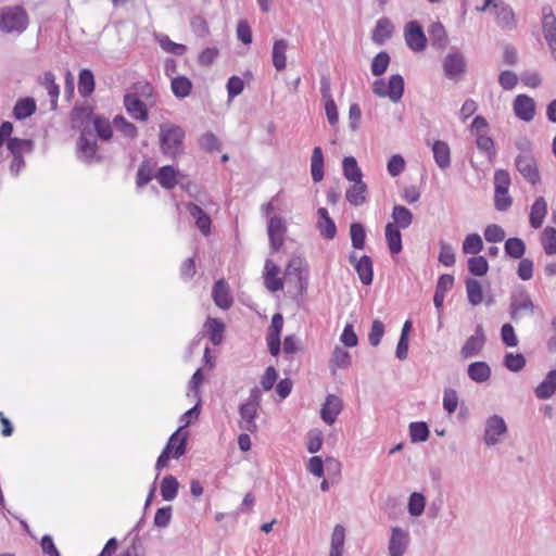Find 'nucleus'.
<instances>
[{
  "instance_id": "obj_1",
  "label": "nucleus",
  "mask_w": 556,
  "mask_h": 556,
  "mask_svg": "<svg viewBox=\"0 0 556 556\" xmlns=\"http://www.w3.org/2000/svg\"><path fill=\"white\" fill-rule=\"evenodd\" d=\"M185 130L174 124L160 125V146L163 154L176 157L184 151Z\"/></svg>"
},
{
  "instance_id": "obj_2",
  "label": "nucleus",
  "mask_w": 556,
  "mask_h": 556,
  "mask_svg": "<svg viewBox=\"0 0 556 556\" xmlns=\"http://www.w3.org/2000/svg\"><path fill=\"white\" fill-rule=\"evenodd\" d=\"M29 24V16L26 10L21 5L4 7L0 13V30L2 33L22 34Z\"/></svg>"
},
{
  "instance_id": "obj_3",
  "label": "nucleus",
  "mask_w": 556,
  "mask_h": 556,
  "mask_svg": "<svg viewBox=\"0 0 556 556\" xmlns=\"http://www.w3.org/2000/svg\"><path fill=\"white\" fill-rule=\"evenodd\" d=\"M182 428L176 430L168 439L167 444L163 448L161 455L157 457L155 469L160 472L170 457L178 459L186 453L188 433H182Z\"/></svg>"
},
{
  "instance_id": "obj_4",
  "label": "nucleus",
  "mask_w": 556,
  "mask_h": 556,
  "mask_svg": "<svg viewBox=\"0 0 556 556\" xmlns=\"http://www.w3.org/2000/svg\"><path fill=\"white\" fill-rule=\"evenodd\" d=\"M404 37L407 47L414 52H421L427 47V37L417 21H410L405 25Z\"/></svg>"
},
{
  "instance_id": "obj_5",
  "label": "nucleus",
  "mask_w": 556,
  "mask_h": 556,
  "mask_svg": "<svg viewBox=\"0 0 556 556\" xmlns=\"http://www.w3.org/2000/svg\"><path fill=\"white\" fill-rule=\"evenodd\" d=\"M486 342V336L484 333L482 325H477L475 333L470 336L460 349V356L464 359L472 358L478 356L484 348Z\"/></svg>"
},
{
  "instance_id": "obj_6",
  "label": "nucleus",
  "mask_w": 556,
  "mask_h": 556,
  "mask_svg": "<svg viewBox=\"0 0 556 556\" xmlns=\"http://www.w3.org/2000/svg\"><path fill=\"white\" fill-rule=\"evenodd\" d=\"M515 165L517 170L531 185H536L540 181L536 161L530 153L519 154L516 157Z\"/></svg>"
},
{
  "instance_id": "obj_7",
  "label": "nucleus",
  "mask_w": 556,
  "mask_h": 556,
  "mask_svg": "<svg viewBox=\"0 0 556 556\" xmlns=\"http://www.w3.org/2000/svg\"><path fill=\"white\" fill-rule=\"evenodd\" d=\"M467 62L463 53L453 51L443 61V71L448 79H457L466 72Z\"/></svg>"
},
{
  "instance_id": "obj_8",
  "label": "nucleus",
  "mask_w": 556,
  "mask_h": 556,
  "mask_svg": "<svg viewBox=\"0 0 556 556\" xmlns=\"http://www.w3.org/2000/svg\"><path fill=\"white\" fill-rule=\"evenodd\" d=\"M506 431L507 426L505 420L498 415H493L485 421L483 441L488 446L495 445L500 441V435L504 434Z\"/></svg>"
},
{
  "instance_id": "obj_9",
  "label": "nucleus",
  "mask_w": 556,
  "mask_h": 556,
  "mask_svg": "<svg viewBox=\"0 0 556 556\" xmlns=\"http://www.w3.org/2000/svg\"><path fill=\"white\" fill-rule=\"evenodd\" d=\"M286 232L287 226L282 217L275 215L269 218L267 233L273 252H277L282 247Z\"/></svg>"
},
{
  "instance_id": "obj_10",
  "label": "nucleus",
  "mask_w": 556,
  "mask_h": 556,
  "mask_svg": "<svg viewBox=\"0 0 556 556\" xmlns=\"http://www.w3.org/2000/svg\"><path fill=\"white\" fill-rule=\"evenodd\" d=\"M408 531L400 527H393L391 529V536L388 545L389 556H403L408 547Z\"/></svg>"
},
{
  "instance_id": "obj_11",
  "label": "nucleus",
  "mask_w": 556,
  "mask_h": 556,
  "mask_svg": "<svg viewBox=\"0 0 556 556\" xmlns=\"http://www.w3.org/2000/svg\"><path fill=\"white\" fill-rule=\"evenodd\" d=\"M523 312L530 315L534 313V304L526 291L511 296L509 305L510 318L515 321L520 319Z\"/></svg>"
},
{
  "instance_id": "obj_12",
  "label": "nucleus",
  "mask_w": 556,
  "mask_h": 556,
  "mask_svg": "<svg viewBox=\"0 0 556 556\" xmlns=\"http://www.w3.org/2000/svg\"><path fill=\"white\" fill-rule=\"evenodd\" d=\"M515 115L525 122H531L535 114L534 100L527 94H518L513 104Z\"/></svg>"
},
{
  "instance_id": "obj_13",
  "label": "nucleus",
  "mask_w": 556,
  "mask_h": 556,
  "mask_svg": "<svg viewBox=\"0 0 556 556\" xmlns=\"http://www.w3.org/2000/svg\"><path fill=\"white\" fill-rule=\"evenodd\" d=\"M306 267H307V264L303 257L293 256L289 261V263L286 267V270H285V275L287 277L293 276L296 279V281L299 283L300 292H303L304 290H306V287H307V278L303 276V270L306 269Z\"/></svg>"
},
{
  "instance_id": "obj_14",
  "label": "nucleus",
  "mask_w": 556,
  "mask_h": 556,
  "mask_svg": "<svg viewBox=\"0 0 556 556\" xmlns=\"http://www.w3.org/2000/svg\"><path fill=\"white\" fill-rule=\"evenodd\" d=\"M343 407L342 400L338 397L337 395L329 394L326 397L325 403L323 404V407L320 409V417L321 419L328 424L332 425L337 416L341 413Z\"/></svg>"
},
{
  "instance_id": "obj_15",
  "label": "nucleus",
  "mask_w": 556,
  "mask_h": 556,
  "mask_svg": "<svg viewBox=\"0 0 556 556\" xmlns=\"http://www.w3.org/2000/svg\"><path fill=\"white\" fill-rule=\"evenodd\" d=\"M494 15L496 23L503 29H513L516 26V20L513 9L503 0H498L495 4Z\"/></svg>"
},
{
  "instance_id": "obj_16",
  "label": "nucleus",
  "mask_w": 556,
  "mask_h": 556,
  "mask_svg": "<svg viewBox=\"0 0 556 556\" xmlns=\"http://www.w3.org/2000/svg\"><path fill=\"white\" fill-rule=\"evenodd\" d=\"M124 104L127 112L136 119L141 122H146L148 119V110L146 104L136 94H125Z\"/></svg>"
},
{
  "instance_id": "obj_17",
  "label": "nucleus",
  "mask_w": 556,
  "mask_h": 556,
  "mask_svg": "<svg viewBox=\"0 0 556 556\" xmlns=\"http://www.w3.org/2000/svg\"><path fill=\"white\" fill-rule=\"evenodd\" d=\"M77 146L79 157L84 161L90 162L96 157L97 142L90 132H87L84 129L80 134Z\"/></svg>"
},
{
  "instance_id": "obj_18",
  "label": "nucleus",
  "mask_w": 556,
  "mask_h": 556,
  "mask_svg": "<svg viewBox=\"0 0 556 556\" xmlns=\"http://www.w3.org/2000/svg\"><path fill=\"white\" fill-rule=\"evenodd\" d=\"M186 208L190 216L195 220V226L204 235L207 236L211 232V217L204 212L199 205L194 203H188Z\"/></svg>"
},
{
  "instance_id": "obj_19",
  "label": "nucleus",
  "mask_w": 556,
  "mask_h": 556,
  "mask_svg": "<svg viewBox=\"0 0 556 556\" xmlns=\"http://www.w3.org/2000/svg\"><path fill=\"white\" fill-rule=\"evenodd\" d=\"M317 215L318 222L316 226L320 235L328 240L333 239L337 235V226L333 219L329 216L327 208L319 207L317 210Z\"/></svg>"
},
{
  "instance_id": "obj_20",
  "label": "nucleus",
  "mask_w": 556,
  "mask_h": 556,
  "mask_svg": "<svg viewBox=\"0 0 556 556\" xmlns=\"http://www.w3.org/2000/svg\"><path fill=\"white\" fill-rule=\"evenodd\" d=\"M258 407L242 403L239 407L241 417L240 428L251 433L256 432L257 425L255 418L257 417Z\"/></svg>"
},
{
  "instance_id": "obj_21",
  "label": "nucleus",
  "mask_w": 556,
  "mask_h": 556,
  "mask_svg": "<svg viewBox=\"0 0 556 556\" xmlns=\"http://www.w3.org/2000/svg\"><path fill=\"white\" fill-rule=\"evenodd\" d=\"M394 26L388 17H381L377 21L372 30L371 39L377 45H383L392 37Z\"/></svg>"
},
{
  "instance_id": "obj_22",
  "label": "nucleus",
  "mask_w": 556,
  "mask_h": 556,
  "mask_svg": "<svg viewBox=\"0 0 556 556\" xmlns=\"http://www.w3.org/2000/svg\"><path fill=\"white\" fill-rule=\"evenodd\" d=\"M212 296L215 304L223 309H228L232 304V299L224 279H219L214 283Z\"/></svg>"
},
{
  "instance_id": "obj_23",
  "label": "nucleus",
  "mask_w": 556,
  "mask_h": 556,
  "mask_svg": "<svg viewBox=\"0 0 556 556\" xmlns=\"http://www.w3.org/2000/svg\"><path fill=\"white\" fill-rule=\"evenodd\" d=\"M346 201L354 205L361 206L367 201V185L363 181H355L345 192Z\"/></svg>"
},
{
  "instance_id": "obj_24",
  "label": "nucleus",
  "mask_w": 556,
  "mask_h": 556,
  "mask_svg": "<svg viewBox=\"0 0 556 556\" xmlns=\"http://www.w3.org/2000/svg\"><path fill=\"white\" fill-rule=\"evenodd\" d=\"M556 392V369L547 372L544 380L535 388V396L540 400H547Z\"/></svg>"
},
{
  "instance_id": "obj_25",
  "label": "nucleus",
  "mask_w": 556,
  "mask_h": 556,
  "mask_svg": "<svg viewBox=\"0 0 556 556\" xmlns=\"http://www.w3.org/2000/svg\"><path fill=\"white\" fill-rule=\"evenodd\" d=\"M491 374L489 364L481 361L469 364L467 368L468 377L477 383L486 382L491 378Z\"/></svg>"
},
{
  "instance_id": "obj_26",
  "label": "nucleus",
  "mask_w": 556,
  "mask_h": 556,
  "mask_svg": "<svg viewBox=\"0 0 556 556\" xmlns=\"http://www.w3.org/2000/svg\"><path fill=\"white\" fill-rule=\"evenodd\" d=\"M547 214V203L543 197H539L531 206L529 222L530 226L539 229Z\"/></svg>"
},
{
  "instance_id": "obj_27",
  "label": "nucleus",
  "mask_w": 556,
  "mask_h": 556,
  "mask_svg": "<svg viewBox=\"0 0 556 556\" xmlns=\"http://www.w3.org/2000/svg\"><path fill=\"white\" fill-rule=\"evenodd\" d=\"M433 157L437 165L441 169H445L451 165V150L445 141L437 140L432 144Z\"/></svg>"
},
{
  "instance_id": "obj_28",
  "label": "nucleus",
  "mask_w": 556,
  "mask_h": 556,
  "mask_svg": "<svg viewBox=\"0 0 556 556\" xmlns=\"http://www.w3.org/2000/svg\"><path fill=\"white\" fill-rule=\"evenodd\" d=\"M384 232L389 251L391 254H399L403 249L400 228L395 224L388 223Z\"/></svg>"
},
{
  "instance_id": "obj_29",
  "label": "nucleus",
  "mask_w": 556,
  "mask_h": 556,
  "mask_svg": "<svg viewBox=\"0 0 556 556\" xmlns=\"http://www.w3.org/2000/svg\"><path fill=\"white\" fill-rule=\"evenodd\" d=\"M429 39L432 47L443 50L447 46V34L444 26L440 22L431 24L429 27Z\"/></svg>"
},
{
  "instance_id": "obj_30",
  "label": "nucleus",
  "mask_w": 556,
  "mask_h": 556,
  "mask_svg": "<svg viewBox=\"0 0 556 556\" xmlns=\"http://www.w3.org/2000/svg\"><path fill=\"white\" fill-rule=\"evenodd\" d=\"M355 270L363 285H371L374 279V265L369 256L363 255L355 264Z\"/></svg>"
},
{
  "instance_id": "obj_31",
  "label": "nucleus",
  "mask_w": 556,
  "mask_h": 556,
  "mask_svg": "<svg viewBox=\"0 0 556 556\" xmlns=\"http://www.w3.org/2000/svg\"><path fill=\"white\" fill-rule=\"evenodd\" d=\"M204 328L206 329L208 339L214 345L222 343L225 325L220 319L208 317L204 324Z\"/></svg>"
},
{
  "instance_id": "obj_32",
  "label": "nucleus",
  "mask_w": 556,
  "mask_h": 556,
  "mask_svg": "<svg viewBox=\"0 0 556 556\" xmlns=\"http://www.w3.org/2000/svg\"><path fill=\"white\" fill-rule=\"evenodd\" d=\"M36 101L33 98L18 99L13 108V116L21 121L29 117L36 112Z\"/></svg>"
},
{
  "instance_id": "obj_33",
  "label": "nucleus",
  "mask_w": 556,
  "mask_h": 556,
  "mask_svg": "<svg viewBox=\"0 0 556 556\" xmlns=\"http://www.w3.org/2000/svg\"><path fill=\"white\" fill-rule=\"evenodd\" d=\"M288 41L285 39H278L273 46V65L277 71H283L287 65L286 52L288 49Z\"/></svg>"
},
{
  "instance_id": "obj_34",
  "label": "nucleus",
  "mask_w": 556,
  "mask_h": 556,
  "mask_svg": "<svg viewBox=\"0 0 556 556\" xmlns=\"http://www.w3.org/2000/svg\"><path fill=\"white\" fill-rule=\"evenodd\" d=\"M388 98L393 102H399L404 93V79L400 74L390 76L387 83Z\"/></svg>"
},
{
  "instance_id": "obj_35",
  "label": "nucleus",
  "mask_w": 556,
  "mask_h": 556,
  "mask_svg": "<svg viewBox=\"0 0 556 556\" xmlns=\"http://www.w3.org/2000/svg\"><path fill=\"white\" fill-rule=\"evenodd\" d=\"M170 89L178 99L187 98L192 90V81L186 76H176L170 81Z\"/></svg>"
},
{
  "instance_id": "obj_36",
  "label": "nucleus",
  "mask_w": 556,
  "mask_h": 556,
  "mask_svg": "<svg viewBox=\"0 0 556 556\" xmlns=\"http://www.w3.org/2000/svg\"><path fill=\"white\" fill-rule=\"evenodd\" d=\"M311 174L314 182L324 178V155L320 147H315L311 159Z\"/></svg>"
},
{
  "instance_id": "obj_37",
  "label": "nucleus",
  "mask_w": 556,
  "mask_h": 556,
  "mask_svg": "<svg viewBox=\"0 0 556 556\" xmlns=\"http://www.w3.org/2000/svg\"><path fill=\"white\" fill-rule=\"evenodd\" d=\"M465 285L468 302L473 306L481 304L483 301V291L481 283L475 278H467L465 280Z\"/></svg>"
},
{
  "instance_id": "obj_38",
  "label": "nucleus",
  "mask_w": 556,
  "mask_h": 556,
  "mask_svg": "<svg viewBox=\"0 0 556 556\" xmlns=\"http://www.w3.org/2000/svg\"><path fill=\"white\" fill-rule=\"evenodd\" d=\"M393 223L397 228L406 229L413 222V213L403 205H394L392 210Z\"/></svg>"
},
{
  "instance_id": "obj_39",
  "label": "nucleus",
  "mask_w": 556,
  "mask_h": 556,
  "mask_svg": "<svg viewBox=\"0 0 556 556\" xmlns=\"http://www.w3.org/2000/svg\"><path fill=\"white\" fill-rule=\"evenodd\" d=\"M351 365V355L350 353L341 346H336L332 352V356L330 359V368L334 374L336 368L346 369Z\"/></svg>"
},
{
  "instance_id": "obj_40",
  "label": "nucleus",
  "mask_w": 556,
  "mask_h": 556,
  "mask_svg": "<svg viewBox=\"0 0 556 556\" xmlns=\"http://www.w3.org/2000/svg\"><path fill=\"white\" fill-rule=\"evenodd\" d=\"M78 91L85 98L89 97L94 91V76L88 68H84L79 73Z\"/></svg>"
},
{
  "instance_id": "obj_41",
  "label": "nucleus",
  "mask_w": 556,
  "mask_h": 556,
  "mask_svg": "<svg viewBox=\"0 0 556 556\" xmlns=\"http://www.w3.org/2000/svg\"><path fill=\"white\" fill-rule=\"evenodd\" d=\"M342 167H343V175L348 180H350L352 182L362 180L363 173H362L361 168L358 167L355 157H353V156L344 157L343 162H342Z\"/></svg>"
},
{
  "instance_id": "obj_42",
  "label": "nucleus",
  "mask_w": 556,
  "mask_h": 556,
  "mask_svg": "<svg viewBox=\"0 0 556 556\" xmlns=\"http://www.w3.org/2000/svg\"><path fill=\"white\" fill-rule=\"evenodd\" d=\"M504 251L507 256L519 260L525 255L526 243L520 238H509L505 241Z\"/></svg>"
},
{
  "instance_id": "obj_43",
  "label": "nucleus",
  "mask_w": 556,
  "mask_h": 556,
  "mask_svg": "<svg viewBox=\"0 0 556 556\" xmlns=\"http://www.w3.org/2000/svg\"><path fill=\"white\" fill-rule=\"evenodd\" d=\"M179 483L177 479L167 475L163 478L161 483V495L164 501H173L178 494Z\"/></svg>"
},
{
  "instance_id": "obj_44",
  "label": "nucleus",
  "mask_w": 556,
  "mask_h": 556,
  "mask_svg": "<svg viewBox=\"0 0 556 556\" xmlns=\"http://www.w3.org/2000/svg\"><path fill=\"white\" fill-rule=\"evenodd\" d=\"M177 173L173 166L166 165L159 169L156 179L164 189H173L177 185Z\"/></svg>"
},
{
  "instance_id": "obj_45",
  "label": "nucleus",
  "mask_w": 556,
  "mask_h": 556,
  "mask_svg": "<svg viewBox=\"0 0 556 556\" xmlns=\"http://www.w3.org/2000/svg\"><path fill=\"white\" fill-rule=\"evenodd\" d=\"M352 247L362 250L365 247L366 230L362 223L354 222L350 225Z\"/></svg>"
},
{
  "instance_id": "obj_46",
  "label": "nucleus",
  "mask_w": 556,
  "mask_h": 556,
  "mask_svg": "<svg viewBox=\"0 0 556 556\" xmlns=\"http://www.w3.org/2000/svg\"><path fill=\"white\" fill-rule=\"evenodd\" d=\"M40 84L47 89V92L51 98V104L53 108H55L60 93V88L59 85L55 83L54 74L52 72H46Z\"/></svg>"
},
{
  "instance_id": "obj_47",
  "label": "nucleus",
  "mask_w": 556,
  "mask_h": 556,
  "mask_svg": "<svg viewBox=\"0 0 556 556\" xmlns=\"http://www.w3.org/2000/svg\"><path fill=\"white\" fill-rule=\"evenodd\" d=\"M7 146L12 156H17L23 155L24 152H31L34 143L29 139L12 138Z\"/></svg>"
},
{
  "instance_id": "obj_48",
  "label": "nucleus",
  "mask_w": 556,
  "mask_h": 556,
  "mask_svg": "<svg viewBox=\"0 0 556 556\" xmlns=\"http://www.w3.org/2000/svg\"><path fill=\"white\" fill-rule=\"evenodd\" d=\"M541 244L545 254H556V229L553 227H546L541 237Z\"/></svg>"
},
{
  "instance_id": "obj_49",
  "label": "nucleus",
  "mask_w": 556,
  "mask_h": 556,
  "mask_svg": "<svg viewBox=\"0 0 556 556\" xmlns=\"http://www.w3.org/2000/svg\"><path fill=\"white\" fill-rule=\"evenodd\" d=\"M412 442H426L430 435L428 425L424 421H415L409 425Z\"/></svg>"
},
{
  "instance_id": "obj_50",
  "label": "nucleus",
  "mask_w": 556,
  "mask_h": 556,
  "mask_svg": "<svg viewBox=\"0 0 556 556\" xmlns=\"http://www.w3.org/2000/svg\"><path fill=\"white\" fill-rule=\"evenodd\" d=\"M468 270L473 276H484L489 270V263L484 256H472L467 262Z\"/></svg>"
},
{
  "instance_id": "obj_51",
  "label": "nucleus",
  "mask_w": 556,
  "mask_h": 556,
  "mask_svg": "<svg viewBox=\"0 0 556 556\" xmlns=\"http://www.w3.org/2000/svg\"><path fill=\"white\" fill-rule=\"evenodd\" d=\"M483 249V241L478 233L468 235L463 242L465 254H478Z\"/></svg>"
},
{
  "instance_id": "obj_52",
  "label": "nucleus",
  "mask_w": 556,
  "mask_h": 556,
  "mask_svg": "<svg viewBox=\"0 0 556 556\" xmlns=\"http://www.w3.org/2000/svg\"><path fill=\"white\" fill-rule=\"evenodd\" d=\"M390 63V55L386 51L379 52L371 62V73L374 76H381L386 73Z\"/></svg>"
},
{
  "instance_id": "obj_53",
  "label": "nucleus",
  "mask_w": 556,
  "mask_h": 556,
  "mask_svg": "<svg viewBox=\"0 0 556 556\" xmlns=\"http://www.w3.org/2000/svg\"><path fill=\"white\" fill-rule=\"evenodd\" d=\"M426 506V498L421 493L414 492L410 494L408 500V513L414 516H420Z\"/></svg>"
},
{
  "instance_id": "obj_54",
  "label": "nucleus",
  "mask_w": 556,
  "mask_h": 556,
  "mask_svg": "<svg viewBox=\"0 0 556 556\" xmlns=\"http://www.w3.org/2000/svg\"><path fill=\"white\" fill-rule=\"evenodd\" d=\"M504 366L513 372H518L526 366V358L520 353H507L504 356Z\"/></svg>"
},
{
  "instance_id": "obj_55",
  "label": "nucleus",
  "mask_w": 556,
  "mask_h": 556,
  "mask_svg": "<svg viewBox=\"0 0 556 556\" xmlns=\"http://www.w3.org/2000/svg\"><path fill=\"white\" fill-rule=\"evenodd\" d=\"M115 128L128 138H135L137 136V127L128 122L123 115H117L113 119Z\"/></svg>"
},
{
  "instance_id": "obj_56",
  "label": "nucleus",
  "mask_w": 556,
  "mask_h": 556,
  "mask_svg": "<svg viewBox=\"0 0 556 556\" xmlns=\"http://www.w3.org/2000/svg\"><path fill=\"white\" fill-rule=\"evenodd\" d=\"M510 186L509 173L505 169H497L494 174V188L497 193H508Z\"/></svg>"
},
{
  "instance_id": "obj_57",
  "label": "nucleus",
  "mask_w": 556,
  "mask_h": 556,
  "mask_svg": "<svg viewBox=\"0 0 556 556\" xmlns=\"http://www.w3.org/2000/svg\"><path fill=\"white\" fill-rule=\"evenodd\" d=\"M190 27L198 37L205 38L210 35V26L202 15L192 16Z\"/></svg>"
},
{
  "instance_id": "obj_58",
  "label": "nucleus",
  "mask_w": 556,
  "mask_h": 556,
  "mask_svg": "<svg viewBox=\"0 0 556 556\" xmlns=\"http://www.w3.org/2000/svg\"><path fill=\"white\" fill-rule=\"evenodd\" d=\"M476 144L477 148L484 152L490 159L496 154L493 139L485 134H477Z\"/></svg>"
},
{
  "instance_id": "obj_59",
  "label": "nucleus",
  "mask_w": 556,
  "mask_h": 556,
  "mask_svg": "<svg viewBox=\"0 0 556 556\" xmlns=\"http://www.w3.org/2000/svg\"><path fill=\"white\" fill-rule=\"evenodd\" d=\"M93 127L97 131V135L103 139L109 140L112 137V127L110 122L101 116H96L93 118Z\"/></svg>"
},
{
  "instance_id": "obj_60",
  "label": "nucleus",
  "mask_w": 556,
  "mask_h": 556,
  "mask_svg": "<svg viewBox=\"0 0 556 556\" xmlns=\"http://www.w3.org/2000/svg\"><path fill=\"white\" fill-rule=\"evenodd\" d=\"M199 143H200V147L207 152L219 151L222 148V143L218 140V138L213 132H210V131L205 132L201 137Z\"/></svg>"
},
{
  "instance_id": "obj_61",
  "label": "nucleus",
  "mask_w": 556,
  "mask_h": 556,
  "mask_svg": "<svg viewBox=\"0 0 556 556\" xmlns=\"http://www.w3.org/2000/svg\"><path fill=\"white\" fill-rule=\"evenodd\" d=\"M484 238L488 242H501L505 239V231L500 225L491 224L484 229Z\"/></svg>"
},
{
  "instance_id": "obj_62",
  "label": "nucleus",
  "mask_w": 556,
  "mask_h": 556,
  "mask_svg": "<svg viewBox=\"0 0 556 556\" xmlns=\"http://www.w3.org/2000/svg\"><path fill=\"white\" fill-rule=\"evenodd\" d=\"M384 334V325L381 320L376 319L372 321L370 332L368 334V341L372 346H378Z\"/></svg>"
},
{
  "instance_id": "obj_63",
  "label": "nucleus",
  "mask_w": 556,
  "mask_h": 556,
  "mask_svg": "<svg viewBox=\"0 0 556 556\" xmlns=\"http://www.w3.org/2000/svg\"><path fill=\"white\" fill-rule=\"evenodd\" d=\"M159 42L163 50L178 56L182 55L187 51V47L185 45L176 43L172 41L167 36H162Z\"/></svg>"
},
{
  "instance_id": "obj_64",
  "label": "nucleus",
  "mask_w": 556,
  "mask_h": 556,
  "mask_svg": "<svg viewBox=\"0 0 556 556\" xmlns=\"http://www.w3.org/2000/svg\"><path fill=\"white\" fill-rule=\"evenodd\" d=\"M119 556H146L139 534H135L131 544Z\"/></svg>"
}]
</instances>
